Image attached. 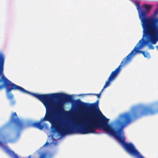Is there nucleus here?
<instances>
[{
    "instance_id": "nucleus-8",
    "label": "nucleus",
    "mask_w": 158,
    "mask_h": 158,
    "mask_svg": "<svg viewBox=\"0 0 158 158\" xmlns=\"http://www.w3.org/2000/svg\"><path fill=\"white\" fill-rule=\"evenodd\" d=\"M135 5L137 7V9L139 12V16H140V13H141L142 10H143L141 9V8L140 6V3L138 2H136L135 3Z\"/></svg>"
},
{
    "instance_id": "nucleus-15",
    "label": "nucleus",
    "mask_w": 158,
    "mask_h": 158,
    "mask_svg": "<svg viewBox=\"0 0 158 158\" xmlns=\"http://www.w3.org/2000/svg\"><path fill=\"white\" fill-rule=\"evenodd\" d=\"M2 145V143L1 141H0V145Z\"/></svg>"
},
{
    "instance_id": "nucleus-7",
    "label": "nucleus",
    "mask_w": 158,
    "mask_h": 158,
    "mask_svg": "<svg viewBox=\"0 0 158 158\" xmlns=\"http://www.w3.org/2000/svg\"><path fill=\"white\" fill-rule=\"evenodd\" d=\"M11 120V122H14L16 124L17 127L19 129H21L23 127V123L17 117V115L16 112H14L12 114Z\"/></svg>"
},
{
    "instance_id": "nucleus-13",
    "label": "nucleus",
    "mask_w": 158,
    "mask_h": 158,
    "mask_svg": "<svg viewBox=\"0 0 158 158\" xmlns=\"http://www.w3.org/2000/svg\"><path fill=\"white\" fill-rule=\"evenodd\" d=\"M15 103V100H12L10 104H11V105H14Z\"/></svg>"
},
{
    "instance_id": "nucleus-12",
    "label": "nucleus",
    "mask_w": 158,
    "mask_h": 158,
    "mask_svg": "<svg viewBox=\"0 0 158 158\" xmlns=\"http://www.w3.org/2000/svg\"><path fill=\"white\" fill-rule=\"evenodd\" d=\"M158 14V9H156L153 14V17H152L155 18L156 15Z\"/></svg>"
},
{
    "instance_id": "nucleus-5",
    "label": "nucleus",
    "mask_w": 158,
    "mask_h": 158,
    "mask_svg": "<svg viewBox=\"0 0 158 158\" xmlns=\"http://www.w3.org/2000/svg\"><path fill=\"white\" fill-rule=\"evenodd\" d=\"M146 39L143 37L141 40L137 44V46L135 47L131 52L123 59L121 63V65H121L120 67V69L122 66L127 64L128 62L131 60V55L135 54L137 53H141L145 57L148 58H150V55L148 52L139 50L145 45H148L149 48L150 49H153L154 48V47L152 45V44H148L146 43Z\"/></svg>"
},
{
    "instance_id": "nucleus-9",
    "label": "nucleus",
    "mask_w": 158,
    "mask_h": 158,
    "mask_svg": "<svg viewBox=\"0 0 158 158\" xmlns=\"http://www.w3.org/2000/svg\"><path fill=\"white\" fill-rule=\"evenodd\" d=\"M7 153L10 155H14V158H19V157L16 154H15L14 152L10 149H8L7 151Z\"/></svg>"
},
{
    "instance_id": "nucleus-2",
    "label": "nucleus",
    "mask_w": 158,
    "mask_h": 158,
    "mask_svg": "<svg viewBox=\"0 0 158 158\" xmlns=\"http://www.w3.org/2000/svg\"><path fill=\"white\" fill-rule=\"evenodd\" d=\"M5 57L3 54L0 52V90L4 88L6 89L7 97L9 99L12 100L14 97L11 93V90H18L24 93L30 94L39 100L44 104L46 109V114L44 117L41 118L39 122L32 123L33 127L42 130L44 127V124H42L43 121H48L52 124L51 129L60 134H64L68 132L67 128H62L61 122L55 121L54 115L56 113H60L64 110L60 103L56 106L54 100L56 98L57 94H40L29 92L22 87L18 85L9 80L5 76L4 73V66L5 63Z\"/></svg>"
},
{
    "instance_id": "nucleus-14",
    "label": "nucleus",
    "mask_w": 158,
    "mask_h": 158,
    "mask_svg": "<svg viewBox=\"0 0 158 158\" xmlns=\"http://www.w3.org/2000/svg\"><path fill=\"white\" fill-rule=\"evenodd\" d=\"M48 144V142H46L45 143V144L44 145V146H45V145Z\"/></svg>"
},
{
    "instance_id": "nucleus-4",
    "label": "nucleus",
    "mask_w": 158,
    "mask_h": 158,
    "mask_svg": "<svg viewBox=\"0 0 158 158\" xmlns=\"http://www.w3.org/2000/svg\"><path fill=\"white\" fill-rule=\"evenodd\" d=\"M139 19L142 23L143 28V37L146 40L148 44H156L158 41V18L152 17L149 19L146 17V13L142 10ZM158 50V46L156 47Z\"/></svg>"
},
{
    "instance_id": "nucleus-16",
    "label": "nucleus",
    "mask_w": 158,
    "mask_h": 158,
    "mask_svg": "<svg viewBox=\"0 0 158 158\" xmlns=\"http://www.w3.org/2000/svg\"><path fill=\"white\" fill-rule=\"evenodd\" d=\"M30 156H29V157H30Z\"/></svg>"
},
{
    "instance_id": "nucleus-10",
    "label": "nucleus",
    "mask_w": 158,
    "mask_h": 158,
    "mask_svg": "<svg viewBox=\"0 0 158 158\" xmlns=\"http://www.w3.org/2000/svg\"><path fill=\"white\" fill-rule=\"evenodd\" d=\"M152 6L145 4L143 6V8L147 11H149L152 8Z\"/></svg>"
},
{
    "instance_id": "nucleus-1",
    "label": "nucleus",
    "mask_w": 158,
    "mask_h": 158,
    "mask_svg": "<svg viewBox=\"0 0 158 158\" xmlns=\"http://www.w3.org/2000/svg\"><path fill=\"white\" fill-rule=\"evenodd\" d=\"M57 94L55 99H60V101L54 103L57 106L59 103L62 106L64 110L61 112L56 113L54 115L55 121L61 122L62 128H67L68 132L61 135L79 132L81 134L95 133L94 129L102 127L106 131L112 127L108 124L109 119L102 112L99 115L95 110L98 108L99 100L94 103H88L81 102L80 99L73 100V97L64 93Z\"/></svg>"
},
{
    "instance_id": "nucleus-6",
    "label": "nucleus",
    "mask_w": 158,
    "mask_h": 158,
    "mask_svg": "<svg viewBox=\"0 0 158 158\" xmlns=\"http://www.w3.org/2000/svg\"><path fill=\"white\" fill-rule=\"evenodd\" d=\"M121 66V65H119L118 68L112 72L106 81L105 84L104 86L103 89L101 90L99 94H87L95 95L97 96L98 98H100L101 94L103 90L110 85V82L114 80L119 74L121 70V69L120 68V67Z\"/></svg>"
},
{
    "instance_id": "nucleus-3",
    "label": "nucleus",
    "mask_w": 158,
    "mask_h": 158,
    "mask_svg": "<svg viewBox=\"0 0 158 158\" xmlns=\"http://www.w3.org/2000/svg\"><path fill=\"white\" fill-rule=\"evenodd\" d=\"M156 104L157 107L155 109L152 107L146 106L144 107L141 110L135 109L131 115L128 113L122 114L120 116L121 121L119 123L120 128L116 131L115 129L111 127L106 131L117 139L127 153L136 158H144L135 148L133 143L125 142L126 138L124 136L123 129L131 122L132 119H137L144 116L152 115L158 112V102Z\"/></svg>"
},
{
    "instance_id": "nucleus-11",
    "label": "nucleus",
    "mask_w": 158,
    "mask_h": 158,
    "mask_svg": "<svg viewBox=\"0 0 158 158\" xmlns=\"http://www.w3.org/2000/svg\"><path fill=\"white\" fill-rule=\"evenodd\" d=\"M39 158H47L46 153H43L41 154L40 155Z\"/></svg>"
}]
</instances>
